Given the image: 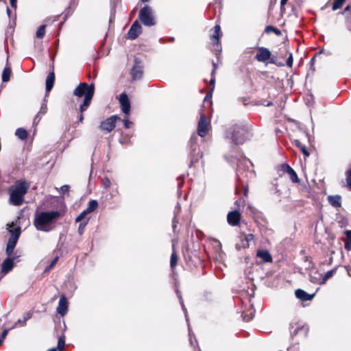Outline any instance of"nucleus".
Here are the masks:
<instances>
[{
    "instance_id": "obj_1",
    "label": "nucleus",
    "mask_w": 351,
    "mask_h": 351,
    "mask_svg": "<svg viewBox=\"0 0 351 351\" xmlns=\"http://www.w3.org/2000/svg\"><path fill=\"white\" fill-rule=\"evenodd\" d=\"M63 215L58 210L41 211L34 215L33 224L38 231L49 232L56 227V221Z\"/></svg>"
},
{
    "instance_id": "obj_2",
    "label": "nucleus",
    "mask_w": 351,
    "mask_h": 351,
    "mask_svg": "<svg viewBox=\"0 0 351 351\" xmlns=\"http://www.w3.org/2000/svg\"><path fill=\"white\" fill-rule=\"evenodd\" d=\"M252 136V126L248 124H235L227 131L226 137L230 138L236 145L243 144Z\"/></svg>"
},
{
    "instance_id": "obj_3",
    "label": "nucleus",
    "mask_w": 351,
    "mask_h": 351,
    "mask_svg": "<svg viewBox=\"0 0 351 351\" xmlns=\"http://www.w3.org/2000/svg\"><path fill=\"white\" fill-rule=\"evenodd\" d=\"M29 186L25 180H17L9 189V203L13 206H21L23 204L24 196L27 193Z\"/></svg>"
},
{
    "instance_id": "obj_4",
    "label": "nucleus",
    "mask_w": 351,
    "mask_h": 351,
    "mask_svg": "<svg viewBox=\"0 0 351 351\" xmlns=\"http://www.w3.org/2000/svg\"><path fill=\"white\" fill-rule=\"evenodd\" d=\"M95 86L93 84L88 85L87 83H80L73 90V95L82 97L84 96V101L81 104V110H86L90 105L94 96Z\"/></svg>"
},
{
    "instance_id": "obj_5",
    "label": "nucleus",
    "mask_w": 351,
    "mask_h": 351,
    "mask_svg": "<svg viewBox=\"0 0 351 351\" xmlns=\"http://www.w3.org/2000/svg\"><path fill=\"white\" fill-rule=\"evenodd\" d=\"M10 228L9 231L11 235L6 247V253L8 256H10L12 254L21 233V227L19 226H16L14 222H12L10 226Z\"/></svg>"
},
{
    "instance_id": "obj_6",
    "label": "nucleus",
    "mask_w": 351,
    "mask_h": 351,
    "mask_svg": "<svg viewBox=\"0 0 351 351\" xmlns=\"http://www.w3.org/2000/svg\"><path fill=\"white\" fill-rule=\"evenodd\" d=\"M138 19L145 26L150 27L155 25L152 9L148 5H145L140 10Z\"/></svg>"
},
{
    "instance_id": "obj_7",
    "label": "nucleus",
    "mask_w": 351,
    "mask_h": 351,
    "mask_svg": "<svg viewBox=\"0 0 351 351\" xmlns=\"http://www.w3.org/2000/svg\"><path fill=\"white\" fill-rule=\"evenodd\" d=\"M246 166L248 169L250 167H252V162L247 159H244L242 162H240L238 165V169H237V178L238 180L241 182V184H244L245 180L244 178H252L254 176V172L252 170H247V172L243 169L242 165Z\"/></svg>"
},
{
    "instance_id": "obj_8",
    "label": "nucleus",
    "mask_w": 351,
    "mask_h": 351,
    "mask_svg": "<svg viewBox=\"0 0 351 351\" xmlns=\"http://www.w3.org/2000/svg\"><path fill=\"white\" fill-rule=\"evenodd\" d=\"M210 123L207 121L204 114H202L197 123V135L203 138L206 136L210 130Z\"/></svg>"
},
{
    "instance_id": "obj_9",
    "label": "nucleus",
    "mask_w": 351,
    "mask_h": 351,
    "mask_svg": "<svg viewBox=\"0 0 351 351\" xmlns=\"http://www.w3.org/2000/svg\"><path fill=\"white\" fill-rule=\"evenodd\" d=\"M121 118L117 115H113L106 119L100 123L99 128L101 130L110 132L115 128V123Z\"/></svg>"
},
{
    "instance_id": "obj_10",
    "label": "nucleus",
    "mask_w": 351,
    "mask_h": 351,
    "mask_svg": "<svg viewBox=\"0 0 351 351\" xmlns=\"http://www.w3.org/2000/svg\"><path fill=\"white\" fill-rule=\"evenodd\" d=\"M143 64L138 59H135L134 64L131 69V75L134 80H140L143 76Z\"/></svg>"
},
{
    "instance_id": "obj_11",
    "label": "nucleus",
    "mask_w": 351,
    "mask_h": 351,
    "mask_svg": "<svg viewBox=\"0 0 351 351\" xmlns=\"http://www.w3.org/2000/svg\"><path fill=\"white\" fill-rule=\"evenodd\" d=\"M142 32V27L140 25L139 22L136 20L130 27L128 32V38L131 40L136 39L141 33Z\"/></svg>"
},
{
    "instance_id": "obj_12",
    "label": "nucleus",
    "mask_w": 351,
    "mask_h": 351,
    "mask_svg": "<svg viewBox=\"0 0 351 351\" xmlns=\"http://www.w3.org/2000/svg\"><path fill=\"white\" fill-rule=\"evenodd\" d=\"M271 58V51L265 47H261L258 48L255 59L261 62L268 61Z\"/></svg>"
},
{
    "instance_id": "obj_13",
    "label": "nucleus",
    "mask_w": 351,
    "mask_h": 351,
    "mask_svg": "<svg viewBox=\"0 0 351 351\" xmlns=\"http://www.w3.org/2000/svg\"><path fill=\"white\" fill-rule=\"evenodd\" d=\"M119 103L123 112L128 115L130 112V102L128 95L125 93H122L119 96Z\"/></svg>"
},
{
    "instance_id": "obj_14",
    "label": "nucleus",
    "mask_w": 351,
    "mask_h": 351,
    "mask_svg": "<svg viewBox=\"0 0 351 351\" xmlns=\"http://www.w3.org/2000/svg\"><path fill=\"white\" fill-rule=\"evenodd\" d=\"M241 220V213L237 210H233L228 213L227 215L228 223L232 226L239 225Z\"/></svg>"
},
{
    "instance_id": "obj_15",
    "label": "nucleus",
    "mask_w": 351,
    "mask_h": 351,
    "mask_svg": "<svg viewBox=\"0 0 351 351\" xmlns=\"http://www.w3.org/2000/svg\"><path fill=\"white\" fill-rule=\"evenodd\" d=\"M67 309H68V302H67L66 298L65 297L64 295H62L60 298V300L58 302V306L57 307L56 311H57L58 313H59L62 316H64L66 313Z\"/></svg>"
},
{
    "instance_id": "obj_16",
    "label": "nucleus",
    "mask_w": 351,
    "mask_h": 351,
    "mask_svg": "<svg viewBox=\"0 0 351 351\" xmlns=\"http://www.w3.org/2000/svg\"><path fill=\"white\" fill-rule=\"evenodd\" d=\"M221 27L219 25H216L213 29H211V34L210 35V40L213 45H218L221 37Z\"/></svg>"
},
{
    "instance_id": "obj_17",
    "label": "nucleus",
    "mask_w": 351,
    "mask_h": 351,
    "mask_svg": "<svg viewBox=\"0 0 351 351\" xmlns=\"http://www.w3.org/2000/svg\"><path fill=\"white\" fill-rule=\"evenodd\" d=\"M282 171L288 173L291 181L294 183H298L299 179L295 171L287 164H284L281 166Z\"/></svg>"
},
{
    "instance_id": "obj_18",
    "label": "nucleus",
    "mask_w": 351,
    "mask_h": 351,
    "mask_svg": "<svg viewBox=\"0 0 351 351\" xmlns=\"http://www.w3.org/2000/svg\"><path fill=\"white\" fill-rule=\"evenodd\" d=\"M14 267V261L12 258H7L3 261L1 265V272L3 275L8 274Z\"/></svg>"
},
{
    "instance_id": "obj_19",
    "label": "nucleus",
    "mask_w": 351,
    "mask_h": 351,
    "mask_svg": "<svg viewBox=\"0 0 351 351\" xmlns=\"http://www.w3.org/2000/svg\"><path fill=\"white\" fill-rule=\"evenodd\" d=\"M295 294L297 298L300 299L302 301H308L311 300L313 298L315 293L308 294L306 291L302 289H297L295 291Z\"/></svg>"
},
{
    "instance_id": "obj_20",
    "label": "nucleus",
    "mask_w": 351,
    "mask_h": 351,
    "mask_svg": "<svg viewBox=\"0 0 351 351\" xmlns=\"http://www.w3.org/2000/svg\"><path fill=\"white\" fill-rule=\"evenodd\" d=\"M55 82V74L53 71L50 72L46 79V92L49 93L52 89Z\"/></svg>"
},
{
    "instance_id": "obj_21",
    "label": "nucleus",
    "mask_w": 351,
    "mask_h": 351,
    "mask_svg": "<svg viewBox=\"0 0 351 351\" xmlns=\"http://www.w3.org/2000/svg\"><path fill=\"white\" fill-rule=\"evenodd\" d=\"M328 200L333 207L338 208L341 205V197L340 195H330L328 197Z\"/></svg>"
},
{
    "instance_id": "obj_22",
    "label": "nucleus",
    "mask_w": 351,
    "mask_h": 351,
    "mask_svg": "<svg viewBox=\"0 0 351 351\" xmlns=\"http://www.w3.org/2000/svg\"><path fill=\"white\" fill-rule=\"evenodd\" d=\"M256 256L262 258L265 263L272 262V257L267 250H258Z\"/></svg>"
},
{
    "instance_id": "obj_23",
    "label": "nucleus",
    "mask_w": 351,
    "mask_h": 351,
    "mask_svg": "<svg viewBox=\"0 0 351 351\" xmlns=\"http://www.w3.org/2000/svg\"><path fill=\"white\" fill-rule=\"evenodd\" d=\"M11 74V67L8 65V64H7L2 73V81L3 82H8L10 80Z\"/></svg>"
},
{
    "instance_id": "obj_24",
    "label": "nucleus",
    "mask_w": 351,
    "mask_h": 351,
    "mask_svg": "<svg viewBox=\"0 0 351 351\" xmlns=\"http://www.w3.org/2000/svg\"><path fill=\"white\" fill-rule=\"evenodd\" d=\"M346 239H344V247L346 250H351V230L345 232Z\"/></svg>"
},
{
    "instance_id": "obj_25",
    "label": "nucleus",
    "mask_w": 351,
    "mask_h": 351,
    "mask_svg": "<svg viewBox=\"0 0 351 351\" xmlns=\"http://www.w3.org/2000/svg\"><path fill=\"white\" fill-rule=\"evenodd\" d=\"M298 336L300 338H305L308 332V328L305 325L298 326Z\"/></svg>"
},
{
    "instance_id": "obj_26",
    "label": "nucleus",
    "mask_w": 351,
    "mask_h": 351,
    "mask_svg": "<svg viewBox=\"0 0 351 351\" xmlns=\"http://www.w3.org/2000/svg\"><path fill=\"white\" fill-rule=\"evenodd\" d=\"M16 136L21 140H25L27 137V132L23 128H18L15 132Z\"/></svg>"
},
{
    "instance_id": "obj_27",
    "label": "nucleus",
    "mask_w": 351,
    "mask_h": 351,
    "mask_svg": "<svg viewBox=\"0 0 351 351\" xmlns=\"http://www.w3.org/2000/svg\"><path fill=\"white\" fill-rule=\"evenodd\" d=\"M98 206V202L97 200L92 199L88 202V206L86 208V212L90 213L93 212Z\"/></svg>"
},
{
    "instance_id": "obj_28",
    "label": "nucleus",
    "mask_w": 351,
    "mask_h": 351,
    "mask_svg": "<svg viewBox=\"0 0 351 351\" xmlns=\"http://www.w3.org/2000/svg\"><path fill=\"white\" fill-rule=\"evenodd\" d=\"M265 32L266 34L274 32L277 36H280L282 34V32L279 29L272 25H267L265 29Z\"/></svg>"
},
{
    "instance_id": "obj_29",
    "label": "nucleus",
    "mask_w": 351,
    "mask_h": 351,
    "mask_svg": "<svg viewBox=\"0 0 351 351\" xmlns=\"http://www.w3.org/2000/svg\"><path fill=\"white\" fill-rule=\"evenodd\" d=\"M197 140V134H192L191 139H190L191 153H195L197 149V147L195 145Z\"/></svg>"
},
{
    "instance_id": "obj_30",
    "label": "nucleus",
    "mask_w": 351,
    "mask_h": 351,
    "mask_svg": "<svg viewBox=\"0 0 351 351\" xmlns=\"http://www.w3.org/2000/svg\"><path fill=\"white\" fill-rule=\"evenodd\" d=\"M294 143L298 148L300 149V150L305 156H309V153L307 151L306 146L302 145L299 140H295Z\"/></svg>"
},
{
    "instance_id": "obj_31",
    "label": "nucleus",
    "mask_w": 351,
    "mask_h": 351,
    "mask_svg": "<svg viewBox=\"0 0 351 351\" xmlns=\"http://www.w3.org/2000/svg\"><path fill=\"white\" fill-rule=\"evenodd\" d=\"M176 294H177L178 297L179 298L180 303V304L182 306V310H183V311L184 313L186 320V322H189L188 315H187V311H186V307H185V306L184 304L183 299H182V296L180 295V293L179 292L178 290H176Z\"/></svg>"
},
{
    "instance_id": "obj_32",
    "label": "nucleus",
    "mask_w": 351,
    "mask_h": 351,
    "mask_svg": "<svg viewBox=\"0 0 351 351\" xmlns=\"http://www.w3.org/2000/svg\"><path fill=\"white\" fill-rule=\"evenodd\" d=\"M177 262H178V256L173 250L171 254V261H170V266L172 269H173L176 267V266L177 265Z\"/></svg>"
},
{
    "instance_id": "obj_33",
    "label": "nucleus",
    "mask_w": 351,
    "mask_h": 351,
    "mask_svg": "<svg viewBox=\"0 0 351 351\" xmlns=\"http://www.w3.org/2000/svg\"><path fill=\"white\" fill-rule=\"evenodd\" d=\"M45 25H42L39 27L36 32V37L38 38H43L45 34Z\"/></svg>"
},
{
    "instance_id": "obj_34",
    "label": "nucleus",
    "mask_w": 351,
    "mask_h": 351,
    "mask_svg": "<svg viewBox=\"0 0 351 351\" xmlns=\"http://www.w3.org/2000/svg\"><path fill=\"white\" fill-rule=\"evenodd\" d=\"M88 214V212H86V209L83 210L76 218L75 221L76 222H82L85 219H88L89 218H86V215Z\"/></svg>"
},
{
    "instance_id": "obj_35",
    "label": "nucleus",
    "mask_w": 351,
    "mask_h": 351,
    "mask_svg": "<svg viewBox=\"0 0 351 351\" xmlns=\"http://www.w3.org/2000/svg\"><path fill=\"white\" fill-rule=\"evenodd\" d=\"M346 0H335L332 4V10H337L342 7Z\"/></svg>"
},
{
    "instance_id": "obj_36",
    "label": "nucleus",
    "mask_w": 351,
    "mask_h": 351,
    "mask_svg": "<svg viewBox=\"0 0 351 351\" xmlns=\"http://www.w3.org/2000/svg\"><path fill=\"white\" fill-rule=\"evenodd\" d=\"M298 326H300L298 325L297 324H295L294 325L293 324H291L290 332H291V337H293L295 336L298 335L299 332L298 331Z\"/></svg>"
},
{
    "instance_id": "obj_37",
    "label": "nucleus",
    "mask_w": 351,
    "mask_h": 351,
    "mask_svg": "<svg viewBox=\"0 0 351 351\" xmlns=\"http://www.w3.org/2000/svg\"><path fill=\"white\" fill-rule=\"evenodd\" d=\"M88 222V219H85L83 221L80 223L79 227H78V233L82 235L84 232V228L87 225Z\"/></svg>"
},
{
    "instance_id": "obj_38",
    "label": "nucleus",
    "mask_w": 351,
    "mask_h": 351,
    "mask_svg": "<svg viewBox=\"0 0 351 351\" xmlns=\"http://www.w3.org/2000/svg\"><path fill=\"white\" fill-rule=\"evenodd\" d=\"M65 341L63 337H59L57 346V350L59 351H62L64 346Z\"/></svg>"
},
{
    "instance_id": "obj_39",
    "label": "nucleus",
    "mask_w": 351,
    "mask_h": 351,
    "mask_svg": "<svg viewBox=\"0 0 351 351\" xmlns=\"http://www.w3.org/2000/svg\"><path fill=\"white\" fill-rule=\"evenodd\" d=\"M58 256H56L51 262L50 265L45 269V272H48L57 263Z\"/></svg>"
},
{
    "instance_id": "obj_40",
    "label": "nucleus",
    "mask_w": 351,
    "mask_h": 351,
    "mask_svg": "<svg viewBox=\"0 0 351 351\" xmlns=\"http://www.w3.org/2000/svg\"><path fill=\"white\" fill-rule=\"evenodd\" d=\"M334 273H335V270H330V271H327L323 278L322 283H324L327 280L333 276Z\"/></svg>"
},
{
    "instance_id": "obj_41",
    "label": "nucleus",
    "mask_w": 351,
    "mask_h": 351,
    "mask_svg": "<svg viewBox=\"0 0 351 351\" xmlns=\"http://www.w3.org/2000/svg\"><path fill=\"white\" fill-rule=\"evenodd\" d=\"M269 63L274 64H276L277 66H284L283 64L278 63L277 62V57L275 56H271V58L269 59Z\"/></svg>"
},
{
    "instance_id": "obj_42",
    "label": "nucleus",
    "mask_w": 351,
    "mask_h": 351,
    "mask_svg": "<svg viewBox=\"0 0 351 351\" xmlns=\"http://www.w3.org/2000/svg\"><path fill=\"white\" fill-rule=\"evenodd\" d=\"M213 66H214V70L212 71V78L210 80V85L212 86V88H211V90H213L214 89V84H215V77H214V74H215V69H216V64L215 62L213 63Z\"/></svg>"
},
{
    "instance_id": "obj_43",
    "label": "nucleus",
    "mask_w": 351,
    "mask_h": 351,
    "mask_svg": "<svg viewBox=\"0 0 351 351\" xmlns=\"http://www.w3.org/2000/svg\"><path fill=\"white\" fill-rule=\"evenodd\" d=\"M86 110H81V104L80 105V108H79V115L77 117V119H78V123H82L83 122V120H84V114L83 113L85 112Z\"/></svg>"
},
{
    "instance_id": "obj_44",
    "label": "nucleus",
    "mask_w": 351,
    "mask_h": 351,
    "mask_svg": "<svg viewBox=\"0 0 351 351\" xmlns=\"http://www.w3.org/2000/svg\"><path fill=\"white\" fill-rule=\"evenodd\" d=\"M47 104L45 101H44L41 105V107H40V111L38 112V113L42 114L43 115L47 112Z\"/></svg>"
},
{
    "instance_id": "obj_45",
    "label": "nucleus",
    "mask_w": 351,
    "mask_h": 351,
    "mask_svg": "<svg viewBox=\"0 0 351 351\" xmlns=\"http://www.w3.org/2000/svg\"><path fill=\"white\" fill-rule=\"evenodd\" d=\"M123 123L124 127L126 129L130 128L132 125V122L129 121L127 117H125L123 119Z\"/></svg>"
},
{
    "instance_id": "obj_46",
    "label": "nucleus",
    "mask_w": 351,
    "mask_h": 351,
    "mask_svg": "<svg viewBox=\"0 0 351 351\" xmlns=\"http://www.w3.org/2000/svg\"><path fill=\"white\" fill-rule=\"evenodd\" d=\"M103 185H104V188L108 189L111 185V182H110V179L108 178H105L103 180Z\"/></svg>"
},
{
    "instance_id": "obj_47",
    "label": "nucleus",
    "mask_w": 351,
    "mask_h": 351,
    "mask_svg": "<svg viewBox=\"0 0 351 351\" xmlns=\"http://www.w3.org/2000/svg\"><path fill=\"white\" fill-rule=\"evenodd\" d=\"M287 65L289 67H291L293 65V55L291 53H289V57L287 60Z\"/></svg>"
},
{
    "instance_id": "obj_48",
    "label": "nucleus",
    "mask_w": 351,
    "mask_h": 351,
    "mask_svg": "<svg viewBox=\"0 0 351 351\" xmlns=\"http://www.w3.org/2000/svg\"><path fill=\"white\" fill-rule=\"evenodd\" d=\"M69 185H63L61 188H60V193H62V194H65L66 193L69 192Z\"/></svg>"
},
{
    "instance_id": "obj_49",
    "label": "nucleus",
    "mask_w": 351,
    "mask_h": 351,
    "mask_svg": "<svg viewBox=\"0 0 351 351\" xmlns=\"http://www.w3.org/2000/svg\"><path fill=\"white\" fill-rule=\"evenodd\" d=\"M41 115H43L42 114H40V113H38L36 117H34V124H38V122L40 121V120L41 119Z\"/></svg>"
},
{
    "instance_id": "obj_50",
    "label": "nucleus",
    "mask_w": 351,
    "mask_h": 351,
    "mask_svg": "<svg viewBox=\"0 0 351 351\" xmlns=\"http://www.w3.org/2000/svg\"><path fill=\"white\" fill-rule=\"evenodd\" d=\"M243 319L247 322H249L250 320H251L253 317V315L252 313H251L250 314V315H247V314L245 313H243Z\"/></svg>"
},
{
    "instance_id": "obj_51",
    "label": "nucleus",
    "mask_w": 351,
    "mask_h": 351,
    "mask_svg": "<svg viewBox=\"0 0 351 351\" xmlns=\"http://www.w3.org/2000/svg\"><path fill=\"white\" fill-rule=\"evenodd\" d=\"M254 239V236L252 234H248L245 236V240L247 242L252 241Z\"/></svg>"
},
{
    "instance_id": "obj_52",
    "label": "nucleus",
    "mask_w": 351,
    "mask_h": 351,
    "mask_svg": "<svg viewBox=\"0 0 351 351\" xmlns=\"http://www.w3.org/2000/svg\"><path fill=\"white\" fill-rule=\"evenodd\" d=\"M347 181H348V185L351 188V169L348 172Z\"/></svg>"
},
{
    "instance_id": "obj_53",
    "label": "nucleus",
    "mask_w": 351,
    "mask_h": 351,
    "mask_svg": "<svg viewBox=\"0 0 351 351\" xmlns=\"http://www.w3.org/2000/svg\"><path fill=\"white\" fill-rule=\"evenodd\" d=\"M10 1L11 7L16 10L17 8V0H10Z\"/></svg>"
},
{
    "instance_id": "obj_54",
    "label": "nucleus",
    "mask_w": 351,
    "mask_h": 351,
    "mask_svg": "<svg viewBox=\"0 0 351 351\" xmlns=\"http://www.w3.org/2000/svg\"><path fill=\"white\" fill-rule=\"evenodd\" d=\"M288 0H281L280 1V10H285V5L287 3Z\"/></svg>"
},
{
    "instance_id": "obj_55",
    "label": "nucleus",
    "mask_w": 351,
    "mask_h": 351,
    "mask_svg": "<svg viewBox=\"0 0 351 351\" xmlns=\"http://www.w3.org/2000/svg\"><path fill=\"white\" fill-rule=\"evenodd\" d=\"M27 320V318H25L24 320L19 319L18 322L15 324V326H23Z\"/></svg>"
},
{
    "instance_id": "obj_56",
    "label": "nucleus",
    "mask_w": 351,
    "mask_h": 351,
    "mask_svg": "<svg viewBox=\"0 0 351 351\" xmlns=\"http://www.w3.org/2000/svg\"><path fill=\"white\" fill-rule=\"evenodd\" d=\"M8 333V330L5 329L1 334V338L4 339L5 338V337L7 336Z\"/></svg>"
},
{
    "instance_id": "obj_57",
    "label": "nucleus",
    "mask_w": 351,
    "mask_h": 351,
    "mask_svg": "<svg viewBox=\"0 0 351 351\" xmlns=\"http://www.w3.org/2000/svg\"><path fill=\"white\" fill-rule=\"evenodd\" d=\"M189 341H190V344L191 346H193V339H192V335H191V330H190V328L189 327Z\"/></svg>"
},
{
    "instance_id": "obj_58",
    "label": "nucleus",
    "mask_w": 351,
    "mask_h": 351,
    "mask_svg": "<svg viewBox=\"0 0 351 351\" xmlns=\"http://www.w3.org/2000/svg\"><path fill=\"white\" fill-rule=\"evenodd\" d=\"M198 160V156H193L191 160V165H192L193 163L196 162Z\"/></svg>"
},
{
    "instance_id": "obj_59",
    "label": "nucleus",
    "mask_w": 351,
    "mask_h": 351,
    "mask_svg": "<svg viewBox=\"0 0 351 351\" xmlns=\"http://www.w3.org/2000/svg\"><path fill=\"white\" fill-rule=\"evenodd\" d=\"M346 269L347 270L348 274L351 276V265L346 267Z\"/></svg>"
},
{
    "instance_id": "obj_60",
    "label": "nucleus",
    "mask_w": 351,
    "mask_h": 351,
    "mask_svg": "<svg viewBox=\"0 0 351 351\" xmlns=\"http://www.w3.org/2000/svg\"><path fill=\"white\" fill-rule=\"evenodd\" d=\"M6 12H7L8 16L10 17L11 10L9 8H7Z\"/></svg>"
},
{
    "instance_id": "obj_61",
    "label": "nucleus",
    "mask_w": 351,
    "mask_h": 351,
    "mask_svg": "<svg viewBox=\"0 0 351 351\" xmlns=\"http://www.w3.org/2000/svg\"><path fill=\"white\" fill-rule=\"evenodd\" d=\"M176 225L175 219H174L173 221V231L176 230Z\"/></svg>"
},
{
    "instance_id": "obj_62",
    "label": "nucleus",
    "mask_w": 351,
    "mask_h": 351,
    "mask_svg": "<svg viewBox=\"0 0 351 351\" xmlns=\"http://www.w3.org/2000/svg\"><path fill=\"white\" fill-rule=\"evenodd\" d=\"M350 5H347V6L345 8L344 10H345V11H348V10H350Z\"/></svg>"
},
{
    "instance_id": "obj_63",
    "label": "nucleus",
    "mask_w": 351,
    "mask_h": 351,
    "mask_svg": "<svg viewBox=\"0 0 351 351\" xmlns=\"http://www.w3.org/2000/svg\"><path fill=\"white\" fill-rule=\"evenodd\" d=\"M247 192H248V189H247V187H245V191H244V195H247Z\"/></svg>"
},
{
    "instance_id": "obj_64",
    "label": "nucleus",
    "mask_w": 351,
    "mask_h": 351,
    "mask_svg": "<svg viewBox=\"0 0 351 351\" xmlns=\"http://www.w3.org/2000/svg\"><path fill=\"white\" fill-rule=\"evenodd\" d=\"M47 351H57V348H53L48 350Z\"/></svg>"
}]
</instances>
